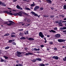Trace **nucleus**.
<instances>
[{
  "label": "nucleus",
  "mask_w": 66,
  "mask_h": 66,
  "mask_svg": "<svg viewBox=\"0 0 66 66\" xmlns=\"http://www.w3.org/2000/svg\"><path fill=\"white\" fill-rule=\"evenodd\" d=\"M9 22H6L4 23V24H7L8 26H12L13 24H14L15 23L12 21H9Z\"/></svg>",
  "instance_id": "f257e3e1"
},
{
  "label": "nucleus",
  "mask_w": 66,
  "mask_h": 66,
  "mask_svg": "<svg viewBox=\"0 0 66 66\" xmlns=\"http://www.w3.org/2000/svg\"><path fill=\"white\" fill-rule=\"evenodd\" d=\"M3 12L4 13H7V14H8L9 15H14V16H18V13H15L13 14L12 13L8 11H4Z\"/></svg>",
  "instance_id": "f03ea898"
},
{
  "label": "nucleus",
  "mask_w": 66,
  "mask_h": 66,
  "mask_svg": "<svg viewBox=\"0 0 66 66\" xmlns=\"http://www.w3.org/2000/svg\"><path fill=\"white\" fill-rule=\"evenodd\" d=\"M39 36L41 37V38H44V35H43V34L42 32H40L39 34Z\"/></svg>",
  "instance_id": "7ed1b4c3"
},
{
  "label": "nucleus",
  "mask_w": 66,
  "mask_h": 66,
  "mask_svg": "<svg viewBox=\"0 0 66 66\" xmlns=\"http://www.w3.org/2000/svg\"><path fill=\"white\" fill-rule=\"evenodd\" d=\"M66 40L63 39H58V41L60 43H61V42H65Z\"/></svg>",
  "instance_id": "20e7f679"
},
{
  "label": "nucleus",
  "mask_w": 66,
  "mask_h": 66,
  "mask_svg": "<svg viewBox=\"0 0 66 66\" xmlns=\"http://www.w3.org/2000/svg\"><path fill=\"white\" fill-rule=\"evenodd\" d=\"M17 56L19 57H20L22 56V55H21V52H17Z\"/></svg>",
  "instance_id": "39448f33"
},
{
  "label": "nucleus",
  "mask_w": 66,
  "mask_h": 66,
  "mask_svg": "<svg viewBox=\"0 0 66 66\" xmlns=\"http://www.w3.org/2000/svg\"><path fill=\"white\" fill-rule=\"evenodd\" d=\"M0 5H1L2 6H5V4L4 3H3L1 1H0Z\"/></svg>",
  "instance_id": "423d86ee"
},
{
  "label": "nucleus",
  "mask_w": 66,
  "mask_h": 66,
  "mask_svg": "<svg viewBox=\"0 0 66 66\" xmlns=\"http://www.w3.org/2000/svg\"><path fill=\"white\" fill-rule=\"evenodd\" d=\"M22 13L21 12H19V13H18V15L20 17H22Z\"/></svg>",
  "instance_id": "0eeeda50"
},
{
  "label": "nucleus",
  "mask_w": 66,
  "mask_h": 66,
  "mask_svg": "<svg viewBox=\"0 0 66 66\" xmlns=\"http://www.w3.org/2000/svg\"><path fill=\"white\" fill-rule=\"evenodd\" d=\"M33 54L31 53L28 52L27 53L26 52V54H25V56H27V55H32Z\"/></svg>",
  "instance_id": "6e6552de"
},
{
  "label": "nucleus",
  "mask_w": 66,
  "mask_h": 66,
  "mask_svg": "<svg viewBox=\"0 0 66 66\" xmlns=\"http://www.w3.org/2000/svg\"><path fill=\"white\" fill-rule=\"evenodd\" d=\"M52 58L55 60H58L59 59V57L57 56H53L52 57Z\"/></svg>",
  "instance_id": "1a4fd4ad"
},
{
  "label": "nucleus",
  "mask_w": 66,
  "mask_h": 66,
  "mask_svg": "<svg viewBox=\"0 0 66 66\" xmlns=\"http://www.w3.org/2000/svg\"><path fill=\"white\" fill-rule=\"evenodd\" d=\"M47 3H49L50 4H51L52 3V1L51 0H46Z\"/></svg>",
  "instance_id": "9d476101"
},
{
  "label": "nucleus",
  "mask_w": 66,
  "mask_h": 66,
  "mask_svg": "<svg viewBox=\"0 0 66 66\" xmlns=\"http://www.w3.org/2000/svg\"><path fill=\"white\" fill-rule=\"evenodd\" d=\"M60 34H57L55 35V37H60Z\"/></svg>",
  "instance_id": "9b49d317"
},
{
  "label": "nucleus",
  "mask_w": 66,
  "mask_h": 66,
  "mask_svg": "<svg viewBox=\"0 0 66 66\" xmlns=\"http://www.w3.org/2000/svg\"><path fill=\"white\" fill-rule=\"evenodd\" d=\"M1 62H6V61L4 60H3V59H2L1 58Z\"/></svg>",
  "instance_id": "f8f14e48"
},
{
  "label": "nucleus",
  "mask_w": 66,
  "mask_h": 66,
  "mask_svg": "<svg viewBox=\"0 0 66 66\" xmlns=\"http://www.w3.org/2000/svg\"><path fill=\"white\" fill-rule=\"evenodd\" d=\"M28 40H34V39L32 38H28Z\"/></svg>",
  "instance_id": "ddd939ff"
},
{
  "label": "nucleus",
  "mask_w": 66,
  "mask_h": 66,
  "mask_svg": "<svg viewBox=\"0 0 66 66\" xmlns=\"http://www.w3.org/2000/svg\"><path fill=\"white\" fill-rule=\"evenodd\" d=\"M60 29L61 30H66V27H64L62 28H61Z\"/></svg>",
  "instance_id": "4468645a"
},
{
  "label": "nucleus",
  "mask_w": 66,
  "mask_h": 66,
  "mask_svg": "<svg viewBox=\"0 0 66 66\" xmlns=\"http://www.w3.org/2000/svg\"><path fill=\"white\" fill-rule=\"evenodd\" d=\"M26 38L24 37H21L20 38V39H26Z\"/></svg>",
  "instance_id": "2eb2a0df"
},
{
  "label": "nucleus",
  "mask_w": 66,
  "mask_h": 66,
  "mask_svg": "<svg viewBox=\"0 0 66 66\" xmlns=\"http://www.w3.org/2000/svg\"><path fill=\"white\" fill-rule=\"evenodd\" d=\"M45 65L43 63H40L39 65V66H45Z\"/></svg>",
  "instance_id": "dca6fc26"
},
{
  "label": "nucleus",
  "mask_w": 66,
  "mask_h": 66,
  "mask_svg": "<svg viewBox=\"0 0 66 66\" xmlns=\"http://www.w3.org/2000/svg\"><path fill=\"white\" fill-rule=\"evenodd\" d=\"M10 35V34H6L4 35V36H9Z\"/></svg>",
  "instance_id": "f3484780"
},
{
  "label": "nucleus",
  "mask_w": 66,
  "mask_h": 66,
  "mask_svg": "<svg viewBox=\"0 0 66 66\" xmlns=\"http://www.w3.org/2000/svg\"><path fill=\"white\" fill-rule=\"evenodd\" d=\"M14 40H10L9 41V43H12V42H14Z\"/></svg>",
  "instance_id": "a211bd4d"
},
{
  "label": "nucleus",
  "mask_w": 66,
  "mask_h": 66,
  "mask_svg": "<svg viewBox=\"0 0 66 66\" xmlns=\"http://www.w3.org/2000/svg\"><path fill=\"white\" fill-rule=\"evenodd\" d=\"M16 7L17 9H20V7L19 6V5H17L16 6Z\"/></svg>",
  "instance_id": "6ab92c4d"
},
{
  "label": "nucleus",
  "mask_w": 66,
  "mask_h": 66,
  "mask_svg": "<svg viewBox=\"0 0 66 66\" xmlns=\"http://www.w3.org/2000/svg\"><path fill=\"white\" fill-rule=\"evenodd\" d=\"M61 21H62V20H60L58 21H57L56 22V23H59L60 22H61Z\"/></svg>",
  "instance_id": "aec40b11"
},
{
  "label": "nucleus",
  "mask_w": 66,
  "mask_h": 66,
  "mask_svg": "<svg viewBox=\"0 0 66 66\" xmlns=\"http://www.w3.org/2000/svg\"><path fill=\"white\" fill-rule=\"evenodd\" d=\"M23 14H24V15H26L27 16H28V14H27V13H26L23 12Z\"/></svg>",
  "instance_id": "412c9836"
},
{
  "label": "nucleus",
  "mask_w": 66,
  "mask_h": 66,
  "mask_svg": "<svg viewBox=\"0 0 66 66\" xmlns=\"http://www.w3.org/2000/svg\"><path fill=\"white\" fill-rule=\"evenodd\" d=\"M63 9H64V10H66V5H64L63 6Z\"/></svg>",
  "instance_id": "4be33fe9"
},
{
  "label": "nucleus",
  "mask_w": 66,
  "mask_h": 66,
  "mask_svg": "<svg viewBox=\"0 0 66 66\" xmlns=\"http://www.w3.org/2000/svg\"><path fill=\"white\" fill-rule=\"evenodd\" d=\"M25 9L26 10H28L29 11H30V10H31V9L29 8L26 7V8H25Z\"/></svg>",
  "instance_id": "5701e85b"
},
{
  "label": "nucleus",
  "mask_w": 66,
  "mask_h": 66,
  "mask_svg": "<svg viewBox=\"0 0 66 66\" xmlns=\"http://www.w3.org/2000/svg\"><path fill=\"white\" fill-rule=\"evenodd\" d=\"M28 22H30V21H31V20H30V19H27V21Z\"/></svg>",
  "instance_id": "b1692460"
},
{
  "label": "nucleus",
  "mask_w": 66,
  "mask_h": 66,
  "mask_svg": "<svg viewBox=\"0 0 66 66\" xmlns=\"http://www.w3.org/2000/svg\"><path fill=\"white\" fill-rule=\"evenodd\" d=\"M32 50H34V51H37V49L36 48H35L34 49L33 48H32Z\"/></svg>",
  "instance_id": "393cba45"
},
{
  "label": "nucleus",
  "mask_w": 66,
  "mask_h": 66,
  "mask_svg": "<svg viewBox=\"0 0 66 66\" xmlns=\"http://www.w3.org/2000/svg\"><path fill=\"white\" fill-rule=\"evenodd\" d=\"M35 8L36 9H39V7L38 6H35Z\"/></svg>",
  "instance_id": "a878e982"
},
{
  "label": "nucleus",
  "mask_w": 66,
  "mask_h": 66,
  "mask_svg": "<svg viewBox=\"0 0 66 66\" xmlns=\"http://www.w3.org/2000/svg\"><path fill=\"white\" fill-rule=\"evenodd\" d=\"M9 48H10V47L7 46V47H5V49L6 50L9 49Z\"/></svg>",
  "instance_id": "bb28decb"
},
{
  "label": "nucleus",
  "mask_w": 66,
  "mask_h": 66,
  "mask_svg": "<svg viewBox=\"0 0 66 66\" xmlns=\"http://www.w3.org/2000/svg\"><path fill=\"white\" fill-rule=\"evenodd\" d=\"M51 32H52L53 33H55V32H56V31H55L53 30H51Z\"/></svg>",
  "instance_id": "cd10ccee"
},
{
  "label": "nucleus",
  "mask_w": 66,
  "mask_h": 66,
  "mask_svg": "<svg viewBox=\"0 0 66 66\" xmlns=\"http://www.w3.org/2000/svg\"><path fill=\"white\" fill-rule=\"evenodd\" d=\"M11 36L12 37H16V36L14 35H11Z\"/></svg>",
  "instance_id": "c85d7f7f"
},
{
  "label": "nucleus",
  "mask_w": 66,
  "mask_h": 66,
  "mask_svg": "<svg viewBox=\"0 0 66 66\" xmlns=\"http://www.w3.org/2000/svg\"><path fill=\"white\" fill-rule=\"evenodd\" d=\"M31 13L32 15H34L35 14V13L33 11L31 12Z\"/></svg>",
  "instance_id": "c756f323"
},
{
  "label": "nucleus",
  "mask_w": 66,
  "mask_h": 66,
  "mask_svg": "<svg viewBox=\"0 0 66 66\" xmlns=\"http://www.w3.org/2000/svg\"><path fill=\"white\" fill-rule=\"evenodd\" d=\"M28 19V18H27L24 19V21H27Z\"/></svg>",
  "instance_id": "7c9ffc66"
},
{
  "label": "nucleus",
  "mask_w": 66,
  "mask_h": 66,
  "mask_svg": "<svg viewBox=\"0 0 66 66\" xmlns=\"http://www.w3.org/2000/svg\"><path fill=\"white\" fill-rule=\"evenodd\" d=\"M35 4H32L31 5V6H35Z\"/></svg>",
  "instance_id": "2f4dec72"
},
{
  "label": "nucleus",
  "mask_w": 66,
  "mask_h": 66,
  "mask_svg": "<svg viewBox=\"0 0 66 66\" xmlns=\"http://www.w3.org/2000/svg\"><path fill=\"white\" fill-rule=\"evenodd\" d=\"M34 16H36V17H37V16H38V15L36 13H35V14H34Z\"/></svg>",
  "instance_id": "473e14b6"
},
{
  "label": "nucleus",
  "mask_w": 66,
  "mask_h": 66,
  "mask_svg": "<svg viewBox=\"0 0 66 66\" xmlns=\"http://www.w3.org/2000/svg\"><path fill=\"white\" fill-rule=\"evenodd\" d=\"M63 60L64 61H66V56L65 57V59L64 58L63 59Z\"/></svg>",
  "instance_id": "72a5a7b5"
},
{
  "label": "nucleus",
  "mask_w": 66,
  "mask_h": 66,
  "mask_svg": "<svg viewBox=\"0 0 66 66\" xmlns=\"http://www.w3.org/2000/svg\"><path fill=\"white\" fill-rule=\"evenodd\" d=\"M32 61L33 62H35L36 61V59H34V60H33Z\"/></svg>",
  "instance_id": "f704fd0d"
},
{
  "label": "nucleus",
  "mask_w": 66,
  "mask_h": 66,
  "mask_svg": "<svg viewBox=\"0 0 66 66\" xmlns=\"http://www.w3.org/2000/svg\"><path fill=\"white\" fill-rule=\"evenodd\" d=\"M12 44L13 45H16V44L14 42H13L12 43Z\"/></svg>",
  "instance_id": "c9c22d12"
},
{
  "label": "nucleus",
  "mask_w": 66,
  "mask_h": 66,
  "mask_svg": "<svg viewBox=\"0 0 66 66\" xmlns=\"http://www.w3.org/2000/svg\"><path fill=\"white\" fill-rule=\"evenodd\" d=\"M44 9V8L43 7H41L40 8V10L41 11H43V10Z\"/></svg>",
  "instance_id": "e433bc0d"
},
{
  "label": "nucleus",
  "mask_w": 66,
  "mask_h": 66,
  "mask_svg": "<svg viewBox=\"0 0 66 66\" xmlns=\"http://www.w3.org/2000/svg\"><path fill=\"white\" fill-rule=\"evenodd\" d=\"M19 66H23V64H19Z\"/></svg>",
  "instance_id": "4c0bfd02"
},
{
  "label": "nucleus",
  "mask_w": 66,
  "mask_h": 66,
  "mask_svg": "<svg viewBox=\"0 0 66 66\" xmlns=\"http://www.w3.org/2000/svg\"><path fill=\"white\" fill-rule=\"evenodd\" d=\"M4 57H5V59H8V57L6 56H4Z\"/></svg>",
  "instance_id": "58836bf2"
},
{
  "label": "nucleus",
  "mask_w": 66,
  "mask_h": 66,
  "mask_svg": "<svg viewBox=\"0 0 66 66\" xmlns=\"http://www.w3.org/2000/svg\"><path fill=\"white\" fill-rule=\"evenodd\" d=\"M57 27H55L54 28V30H57Z\"/></svg>",
  "instance_id": "ea45409f"
},
{
  "label": "nucleus",
  "mask_w": 66,
  "mask_h": 66,
  "mask_svg": "<svg viewBox=\"0 0 66 66\" xmlns=\"http://www.w3.org/2000/svg\"><path fill=\"white\" fill-rule=\"evenodd\" d=\"M38 61H42V59L40 58H39Z\"/></svg>",
  "instance_id": "a19ab883"
},
{
  "label": "nucleus",
  "mask_w": 66,
  "mask_h": 66,
  "mask_svg": "<svg viewBox=\"0 0 66 66\" xmlns=\"http://www.w3.org/2000/svg\"><path fill=\"white\" fill-rule=\"evenodd\" d=\"M21 55H23V52H21Z\"/></svg>",
  "instance_id": "79ce46f5"
},
{
  "label": "nucleus",
  "mask_w": 66,
  "mask_h": 66,
  "mask_svg": "<svg viewBox=\"0 0 66 66\" xmlns=\"http://www.w3.org/2000/svg\"><path fill=\"white\" fill-rule=\"evenodd\" d=\"M58 25L59 26H61V27H62L63 26V25L62 24H58Z\"/></svg>",
  "instance_id": "37998d69"
},
{
  "label": "nucleus",
  "mask_w": 66,
  "mask_h": 66,
  "mask_svg": "<svg viewBox=\"0 0 66 66\" xmlns=\"http://www.w3.org/2000/svg\"><path fill=\"white\" fill-rule=\"evenodd\" d=\"M65 22H66V21H62V23H65Z\"/></svg>",
  "instance_id": "c03bdc74"
},
{
  "label": "nucleus",
  "mask_w": 66,
  "mask_h": 66,
  "mask_svg": "<svg viewBox=\"0 0 66 66\" xmlns=\"http://www.w3.org/2000/svg\"><path fill=\"white\" fill-rule=\"evenodd\" d=\"M41 47H42V48H43V47H44V45H41Z\"/></svg>",
  "instance_id": "a18cd8bd"
},
{
  "label": "nucleus",
  "mask_w": 66,
  "mask_h": 66,
  "mask_svg": "<svg viewBox=\"0 0 66 66\" xmlns=\"http://www.w3.org/2000/svg\"><path fill=\"white\" fill-rule=\"evenodd\" d=\"M15 34H16V33H15V32H12V33H11V34H12V35H13H13H15Z\"/></svg>",
  "instance_id": "49530a36"
},
{
  "label": "nucleus",
  "mask_w": 66,
  "mask_h": 66,
  "mask_svg": "<svg viewBox=\"0 0 66 66\" xmlns=\"http://www.w3.org/2000/svg\"><path fill=\"white\" fill-rule=\"evenodd\" d=\"M23 29H19V31H23Z\"/></svg>",
  "instance_id": "de8ad7c7"
},
{
  "label": "nucleus",
  "mask_w": 66,
  "mask_h": 66,
  "mask_svg": "<svg viewBox=\"0 0 66 66\" xmlns=\"http://www.w3.org/2000/svg\"><path fill=\"white\" fill-rule=\"evenodd\" d=\"M26 52H23V55H26Z\"/></svg>",
  "instance_id": "09e8293b"
},
{
  "label": "nucleus",
  "mask_w": 66,
  "mask_h": 66,
  "mask_svg": "<svg viewBox=\"0 0 66 66\" xmlns=\"http://www.w3.org/2000/svg\"><path fill=\"white\" fill-rule=\"evenodd\" d=\"M62 21H61L60 22H59V23H58V24H62Z\"/></svg>",
  "instance_id": "8fccbe9b"
},
{
  "label": "nucleus",
  "mask_w": 66,
  "mask_h": 66,
  "mask_svg": "<svg viewBox=\"0 0 66 66\" xmlns=\"http://www.w3.org/2000/svg\"><path fill=\"white\" fill-rule=\"evenodd\" d=\"M19 10H22V8L21 7H20V9H19Z\"/></svg>",
  "instance_id": "3c124183"
},
{
  "label": "nucleus",
  "mask_w": 66,
  "mask_h": 66,
  "mask_svg": "<svg viewBox=\"0 0 66 66\" xmlns=\"http://www.w3.org/2000/svg\"><path fill=\"white\" fill-rule=\"evenodd\" d=\"M50 17H51V18H53V17H54V16L51 15V16H50Z\"/></svg>",
  "instance_id": "603ef678"
},
{
  "label": "nucleus",
  "mask_w": 66,
  "mask_h": 66,
  "mask_svg": "<svg viewBox=\"0 0 66 66\" xmlns=\"http://www.w3.org/2000/svg\"><path fill=\"white\" fill-rule=\"evenodd\" d=\"M54 50H57V49L56 48H54Z\"/></svg>",
  "instance_id": "864d4df0"
},
{
  "label": "nucleus",
  "mask_w": 66,
  "mask_h": 66,
  "mask_svg": "<svg viewBox=\"0 0 66 66\" xmlns=\"http://www.w3.org/2000/svg\"><path fill=\"white\" fill-rule=\"evenodd\" d=\"M51 10H54V9L52 7H51Z\"/></svg>",
  "instance_id": "5fc2aeb1"
},
{
  "label": "nucleus",
  "mask_w": 66,
  "mask_h": 66,
  "mask_svg": "<svg viewBox=\"0 0 66 66\" xmlns=\"http://www.w3.org/2000/svg\"><path fill=\"white\" fill-rule=\"evenodd\" d=\"M50 44H51V45H52V44H53V42H50Z\"/></svg>",
  "instance_id": "6e6d98bb"
},
{
  "label": "nucleus",
  "mask_w": 66,
  "mask_h": 66,
  "mask_svg": "<svg viewBox=\"0 0 66 66\" xmlns=\"http://www.w3.org/2000/svg\"><path fill=\"white\" fill-rule=\"evenodd\" d=\"M26 32L27 34H29V31H26Z\"/></svg>",
  "instance_id": "4d7b16f0"
},
{
  "label": "nucleus",
  "mask_w": 66,
  "mask_h": 66,
  "mask_svg": "<svg viewBox=\"0 0 66 66\" xmlns=\"http://www.w3.org/2000/svg\"><path fill=\"white\" fill-rule=\"evenodd\" d=\"M45 65H46V66H48V65H49V64L48 63H46L45 64Z\"/></svg>",
  "instance_id": "13d9d810"
},
{
  "label": "nucleus",
  "mask_w": 66,
  "mask_h": 66,
  "mask_svg": "<svg viewBox=\"0 0 66 66\" xmlns=\"http://www.w3.org/2000/svg\"><path fill=\"white\" fill-rule=\"evenodd\" d=\"M39 59V58H36V61H38Z\"/></svg>",
  "instance_id": "bf43d9fd"
},
{
  "label": "nucleus",
  "mask_w": 66,
  "mask_h": 66,
  "mask_svg": "<svg viewBox=\"0 0 66 66\" xmlns=\"http://www.w3.org/2000/svg\"><path fill=\"white\" fill-rule=\"evenodd\" d=\"M40 50V48H38L37 49V51H39Z\"/></svg>",
  "instance_id": "052dcab7"
},
{
  "label": "nucleus",
  "mask_w": 66,
  "mask_h": 66,
  "mask_svg": "<svg viewBox=\"0 0 66 66\" xmlns=\"http://www.w3.org/2000/svg\"><path fill=\"white\" fill-rule=\"evenodd\" d=\"M30 25V24H29L27 25V26H29Z\"/></svg>",
  "instance_id": "680f3d73"
},
{
  "label": "nucleus",
  "mask_w": 66,
  "mask_h": 66,
  "mask_svg": "<svg viewBox=\"0 0 66 66\" xmlns=\"http://www.w3.org/2000/svg\"><path fill=\"white\" fill-rule=\"evenodd\" d=\"M34 11H36V10H37V9L36 8H34Z\"/></svg>",
  "instance_id": "e2e57ef3"
},
{
  "label": "nucleus",
  "mask_w": 66,
  "mask_h": 66,
  "mask_svg": "<svg viewBox=\"0 0 66 66\" xmlns=\"http://www.w3.org/2000/svg\"><path fill=\"white\" fill-rule=\"evenodd\" d=\"M13 1L14 2H15L16 1H17L16 0H13Z\"/></svg>",
  "instance_id": "0e129e2a"
},
{
  "label": "nucleus",
  "mask_w": 66,
  "mask_h": 66,
  "mask_svg": "<svg viewBox=\"0 0 66 66\" xmlns=\"http://www.w3.org/2000/svg\"><path fill=\"white\" fill-rule=\"evenodd\" d=\"M66 32V30H64L63 31V32H64V33Z\"/></svg>",
  "instance_id": "69168bd1"
},
{
  "label": "nucleus",
  "mask_w": 66,
  "mask_h": 66,
  "mask_svg": "<svg viewBox=\"0 0 66 66\" xmlns=\"http://www.w3.org/2000/svg\"><path fill=\"white\" fill-rule=\"evenodd\" d=\"M47 37H50V36L49 35H47Z\"/></svg>",
  "instance_id": "338daca9"
},
{
  "label": "nucleus",
  "mask_w": 66,
  "mask_h": 66,
  "mask_svg": "<svg viewBox=\"0 0 66 66\" xmlns=\"http://www.w3.org/2000/svg\"><path fill=\"white\" fill-rule=\"evenodd\" d=\"M49 17V15H46V17Z\"/></svg>",
  "instance_id": "774afa93"
}]
</instances>
